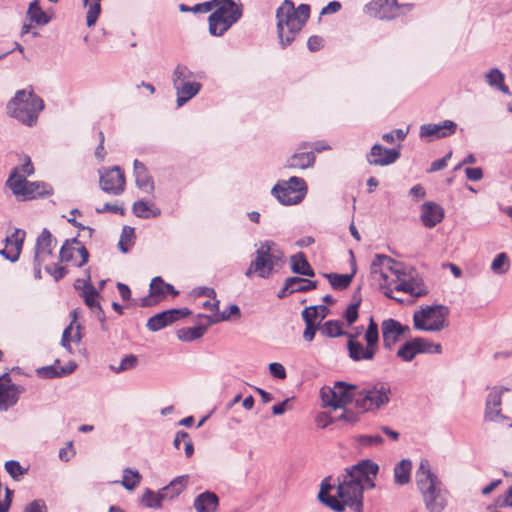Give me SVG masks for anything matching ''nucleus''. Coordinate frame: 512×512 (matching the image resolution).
<instances>
[{"instance_id": "nucleus-1", "label": "nucleus", "mask_w": 512, "mask_h": 512, "mask_svg": "<svg viewBox=\"0 0 512 512\" xmlns=\"http://www.w3.org/2000/svg\"><path fill=\"white\" fill-rule=\"evenodd\" d=\"M379 466L371 460H362L345 469L337 478V485L331 484V476L324 478L320 485L318 499L336 512L349 507L353 512L363 510V491L374 487V478Z\"/></svg>"}, {"instance_id": "nucleus-2", "label": "nucleus", "mask_w": 512, "mask_h": 512, "mask_svg": "<svg viewBox=\"0 0 512 512\" xmlns=\"http://www.w3.org/2000/svg\"><path fill=\"white\" fill-rule=\"evenodd\" d=\"M310 16V6L300 4L297 8L291 0H285L276 11L277 32L281 46L285 48L294 40Z\"/></svg>"}, {"instance_id": "nucleus-3", "label": "nucleus", "mask_w": 512, "mask_h": 512, "mask_svg": "<svg viewBox=\"0 0 512 512\" xmlns=\"http://www.w3.org/2000/svg\"><path fill=\"white\" fill-rule=\"evenodd\" d=\"M416 484L422 495L426 508L430 512H442L446 505V490L442 482L431 471L427 459L420 461L416 471Z\"/></svg>"}, {"instance_id": "nucleus-4", "label": "nucleus", "mask_w": 512, "mask_h": 512, "mask_svg": "<svg viewBox=\"0 0 512 512\" xmlns=\"http://www.w3.org/2000/svg\"><path fill=\"white\" fill-rule=\"evenodd\" d=\"M284 262V253L275 242L271 240L260 242L249 267L245 271V276L250 278L252 275H257L260 278L267 279L278 271Z\"/></svg>"}, {"instance_id": "nucleus-5", "label": "nucleus", "mask_w": 512, "mask_h": 512, "mask_svg": "<svg viewBox=\"0 0 512 512\" xmlns=\"http://www.w3.org/2000/svg\"><path fill=\"white\" fill-rule=\"evenodd\" d=\"M43 109V100L32 89L18 90L7 104L10 116L28 126L36 124L39 113Z\"/></svg>"}, {"instance_id": "nucleus-6", "label": "nucleus", "mask_w": 512, "mask_h": 512, "mask_svg": "<svg viewBox=\"0 0 512 512\" xmlns=\"http://www.w3.org/2000/svg\"><path fill=\"white\" fill-rule=\"evenodd\" d=\"M215 10L209 15V33L212 36H222L242 17V7L237 5L234 0H211V10Z\"/></svg>"}, {"instance_id": "nucleus-7", "label": "nucleus", "mask_w": 512, "mask_h": 512, "mask_svg": "<svg viewBox=\"0 0 512 512\" xmlns=\"http://www.w3.org/2000/svg\"><path fill=\"white\" fill-rule=\"evenodd\" d=\"M449 308L444 305L421 307L413 314V324L416 330L439 332L448 326Z\"/></svg>"}, {"instance_id": "nucleus-8", "label": "nucleus", "mask_w": 512, "mask_h": 512, "mask_svg": "<svg viewBox=\"0 0 512 512\" xmlns=\"http://www.w3.org/2000/svg\"><path fill=\"white\" fill-rule=\"evenodd\" d=\"M195 74L185 65L178 64L172 73V84L177 95V106L181 107L201 90V83L194 80Z\"/></svg>"}, {"instance_id": "nucleus-9", "label": "nucleus", "mask_w": 512, "mask_h": 512, "mask_svg": "<svg viewBox=\"0 0 512 512\" xmlns=\"http://www.w3.org/2000/svg\"><path fill=\"white\" fill-rule=\"evenodd\" d=\"M390 395V385L379 382L371 388L360 391L356 397L355 405L363 412L377 411L389 403Z\"/></svg>"}, {"instance_id": "nucleus-10", "label": "nucleus", "mask_w": 512, "mask_h": 512, "mask_svg": "<svg viewBox=\"0 0 512 512\" xmlns=\"http://www.w3.org/2000/svg\"><path fill=\"white\" fill-rule=\"evenodd\" d=\"M271 193L283 205H296L305 198L307 184L303 178L292 176L288 180L279 181Z\"/></svg>"}, {"instance_id": "nucleus-11", "label": "nucleus", "mask_w": 512, "mask_h": 512, "mask_svg": "<svg viewBox=\"0 0 512 512\" xmlns=\"http://www.w3.org/2000/svg\"><path fill=\"white\" fill-rule=\"evenodd\" d=\"M356 390V385L338 381L334 383L333 387H323L320 390V396L324 406L340 409L350 404L353 399L356 400L358 395Z\"/></svg>"}, {"instance_id": "nucleus-12", "label": "nucleus", "mask_w": 512, "mask_h": 512, "mask_svg": "<svg viewBox=\"0 0 512 512\" xmlns=\"http://www.w3.org/2000/svg\"><path fill=\"white\" fill-rule=\"evenodd\" d=\"M400 272L401 275H397L396 278L393 279L394 283H396V291L408 293L415 298L428 294L427 286L413 267L402 265Z\"/></svg>"}, {"instance_id": "nucleus-13", "label": "nucleus", "mask_w": 512, "mask_h": 512, "mask_svg": "<svg viewBox=\"0 0 512 512\" xmlns=\"http://www.w3.org/2000/svg\"><path fill=\"white\" fill-rule=\"evenodd\" d=\"M402 265V263L396 262L390 256L376 254L370 266V273L373 278L386 283L389 281L390 274L395 277L401 275L400 269Z\"/></svg>"}, {"instance_id": "nucleus-14", "label": "nucleus", "mask_w": 512, "mask_h": 512, "mask_svg": "<svg viewBox=\"0 0 512 512\" xmlns=\"http://www.w3.org/2000/svg\"><path fill=\"white\" fill-rule=\"evenodd\" d=\"M24 388L13 383L8 374L0 376V411H7L16 405Z\"/></svg>"}, {"instance_id": "nucleus-15", "label": "nucleus", "mask_w": 512, "mask_h": 512, "mask_svg": "<svg viewBox=\"0 0 512 512\" xmlns=\"http://www.w3.org/2000/svg\"><path fill=\"white\" fill-rule=\"evenodd\" d=\"M100 186L106 193L120 195L125 189L123 171L115 166L100 175Z\"/></svg>"}, {"instance_id": "nucleus-16", "label": "nucleus", "mask_w": 512, "mask_h": 512, "mask_svg": "<svg viewBox=\"0 0 512 512\" xmlns=\"http://www.w3.org/2000/svg\"><path fill=\"white\" fill-rule=\"evenodd\" d=\"M190 313L191 312L188 308L166 310L150 317L146 326L150 331L156 332L174 323L180 318L188 316Z\"/></svg>"}, {"instance_id": "nucleus-17", "label": "nucleus", "mask_w": 512, "mask_h": 512, "mask_svg": "<svg viewBox=\"0 0 512 512\" xmlns=\"http://www.w3.org/2000/svg\"><path fill=\"white\" fill-rule=\"evenodd\" d=\"M504 391H508V389L505 387H493L491 389L485 403L484 418L486 421L500 422L505 420L500 408Z\"/></svg>"}, {"instance_id": "nucleus-18", "label": "nucleus", "mask_w": 512, "mask_h": 512, "mask_svg": "<svg viewBox=\"0 0 512 512\" xmlns=\"http://www.w3.org/2000/svg\"><path fill=\"white\" fill-rule=\"evenodd\" d=\"M381 330L383 347L387 350H392L400 337L410 329L408 326L402 325L399 321L393 318H388L382 322Z\"/></svg>"}, {"instance_id": "nucleus-19", "label": "nucleus", "mask_w": 512, "mask_h": 512, "mask_svg": "<svg viewBox=\"0 0 512 512\" xmlns=\"http://www.w3.org/2000/svg\"><path fill=\"white\" fill-rule=\"evenodd\" d=\"M400 158L399 149H388L380 144H374L366 155V160L373 166H387L393 164Z\"/></svg>"}, {"instance_id": "nucleus-20", "label": "nucleus", "mask_w": 512, "mask_h": 512, "mask_svg": "<svg viewBox=\"0 0 512 512\" xmlns=\"http://www.w3.org/2000/svg\"><path fill=\"white\" fill-rule=\"evenodd\" d=\"M367 8L374 17L390 20L399 15L401 6L398 5L397 0H374L368 4Z\"/></svg>"}, {"instance_id": "nucleus-21", "label": "nucleus", "mask_w": 512, "mask_h": 512, "mask_svg": "<svg viewBox=\"0 0 512 512\" xmlns=\"http://www.w3.org/2000/svg\"><path fill=\"white\" fill-rule=\"evenodd\" d=\"M457 124L452 120H444L441 123H428L420 127V137L445 138L456 132Z\"/></svg>"}, {"instance_id": "nucleus-22", "label": "nucleus", "mask_w": 512, "mask_h": 512, "mask_svg": "<svg viewBox=\"0 0 512 512\" xmlns=\"http://www.w3.org/2000/svg\"><path fill=\"white\" fill-rule=\"evenodd\" d=\"M56 243L51 232L44 228L36 240L34 259L45 263L52 256Z\"/></svg>"}, {"instance_id": "nucleus-23", "label": "nucleus", "mask_w": 512, "mask_h": 512, "mask_svg": "<svg viewBox=\"0 0 512 512\" xmlns=\"http://www.w3.org/2000/svg\"><path fill=\"white\" fill-rule=\"evenodd\" d=\"M310 148V143L303 142L299 145L297 151L288 158L286 167L290 169H307L312 167L315 162V155L313 151H304Z\"/></svg>"}, {"instance_id": "nucleus-24", "label": "nucleus", "mask_w": 512, "mask_h": 512, "mask_svg": "<svg viewBox=\"0 0 512 512\" xmlns=\"http://www.w3.org/2000/svg\"><path fill=\"white\" fill-rule=\"evenodd\" d=\"M421 221L427 228H433L444 218V209L437 203L427 201L421 205Z\"/></svg>"}, {"instance_id": "nucleus-25", "label": "nucleus", "mask_w": 512, "mask_h": 512, "mask_svg": "<svg viewBox=\"0 0 512 512\" xmlns=\"http://www.w3.org/2000/svg\"><path fill=\"white\" fill-rule=\"evenodd\" d=\"M24 236V231L16 229L10 237L6 238V248L0 250V254L3 255L7 260L16 262L19 259L21 253Z\"/></svg>"}, {"instance_id": "nucleus-26", "label": "nucleus", "mask_w": 512, "mask_h": 512, "mask_svg": "<svg viewBox=\"0 0 512 512\" xmlns=\"http://www.w3.org/2000/svg\"><path fill=\"white\" fill-rule=\"evenodd\" d=\"M348 355L353 361L373 360L376 353L366 345L356 339V335L347 334Z\"/></svg>"}, {"instance_id": "nucleus-27", "label": "nucleus", "mask_w": 512, "mask_h": 512, "mask_svg": "<svg viewBox=\"0 0 512 512\" xmlns=\"http://www.w3.org/2000/svg\"><path fill=\"white\" fill-rule=\"evenodd\" d=\"M81 296L83 297L85 304L94 313H96L98 319L103 323L105 321V313L100 303L96 300L98 292L90 282V274L87 275V280L83 283V290Z\"/></svg>"}, {"instance_id": "nucleus-28", "label": "nucleus", "mask_w": 512, "mask_h": 512, "mask_svg": "<svg viewBox=\"0 0 512 512\" xmlns=\"http://www.w3.org/2000/svg\"><path fill=\"white\" fill-rule=\"evenodd\" d=\"M134 176L137 187L151 193L154 190V182L146 166L139 160H134Z\"/></svg>"}, {"instance_id": "nucleus-29", "label": "nucleus", "mask_w": 512, "mask_h": 512, "mask_svg": "<svg viewBox=\"0 0 512 512\" xmlns=\"http://www.w3.org/2000/svg\"><path fill=\"white\" fill-rule=\"evenodd\" d=\"M218 504L217 495L210 491L199 494L194 500V508L197 512H214Z\"/></svg>"}, {"instance_id": "nucleus-30", "label": "nucleus", "mask_w": 512, "mask_h": 512, "mask_svg": "<svg viewBox=\"0 0 512 512\" xmlns=\"http://www.w3.org/2000/svg\"><path fill=\"white\" fill-rule=\"evenodd\" d=\"M52 187L44 182H31L27 181L21 196L24 200L33 199L36 197H43L52 194Z\"/></svg>"}, {"instance_id": "nucleus-31", "label": "nucleus", "mask_w": 512, "mask_h": 512, "mask_svg": "<svg viewBox=\"0 0 512 512\" xmlns=\"http://www.w3.org/2000/svg\"><path fill=\"white\" fill-rule=\"evenodd\" d=\"M412 462L409 459H402L394 467V482L397 485H406L411 480Z\"/></svg>"}, {"instance_id": "nucleus-32", "label": "nucleus", "mask_w": 512, "mask_h": 512, "mask_svg": "<svg viewBox=\"0 0 512 512\" xmlns=\"http://www.w3.org/2000/svg\"><path fill=\"white\" fill-rule=\"evenodd\" d=\"M133 213L139 218H155L161 214V210L154 203L148 204L143 200H138L133 204Z\"/></svg>"}, {"instance_id": "nucleus-33", "label": "nucleus", "mask_w": 512, "mask_h": 512, "mask_svg": "<svg viewBox=\"0 0 512 512\" xmlns=\"http://www.w3.org/2000/svg\"><path fill=\"white\" fill-rule=\"evenodd\" d=\"M291 269L294 273L303 276L312 277L315 275L314 270L302 252H299L291 257Z\"/></svg>"}, {"instance_id": "nucleus-34", "label": "nucleus", "mask_w": 512, "mask_h": 512, "mask_svg": "<svg viewBox=\"0 0 512 512\" xmlns=\"http://www.w3.org/2000/svg\"><path fill=\"white\" fill-rule=\"evenodd\" d=\"M209 326L207 322L205 325L181 328L177 331V337L183 342H192L201 338Z\"/></svg>"}, {"instance_id": "nucleus-35", "label": "nucleus", "mask_w": 512, "mask_h": 512, "mask_svg": "<svg viewBox=\"0 0 512 512\" xmlns=\"http://www.w3.org/2000/svg\"><path fill=\"white\" fill-rule=\"evenodd\" d=\"M150 291L151 295L158 296L160 300L165 297L166 293H171L173 296H177L179 294L171 284L165 283L160 276L152 279Z\"/></svg>"}, {"instance_id": "nucleus-36", "label": "nucleus", "mask_w": 512, "mask_h": 512, "mask_svg": "<svg viewBox=\"0 0 512 512\" xmlns=\"http://www.w3.org/2000/svg\"><path fill=\"white\" fill-rule=\"evenodd\" d=\"M187 483L186 476H179L172 480L167 486L162 488L160 491L166 499H173L181 494Z\"/></svg>"}, {"instance_id": "nucleus-37", "label": "nucleus", "mask_w": 512, "mask_h": 512, "mask_svg": "<svg viewBox=\"0 0 512 512\" xmlns=\"http://www.w3.org/2000/svg\"><path fill=\"white\" fill-rule=\"evenodd\" d=\"M355 273L356 269L354 268L351 274L330 273L324 274V276L329 280V283L333 289L343 290L351 284Z\"/></svg>"}, {"instance_id": "nucleus-38", "label": "nucleus", "mask_w": 512, "mask_h": 512, "mask_svg": "<svg viewBox=\"0 0 512 512\" xmlns=\"http://www.w3.org/2000/svg\"><path fill=\"white\" fill-rule=\"evenodd\" d=\"M342 326V322L338 320H328L319 327V331L321 332L322 335L329 338H335L340 336L347 337V334L349 333L343 331Z\"/></svg>"}, {"instance_id": "nucleus-39", "label": "nucleus", "mask_w": 512, "mask_h": 512, "mask_svg": "<svg viewBox=\"0 0 512 512\" xmlns=\"http://www.w3.org/2000/svg\"><path fill=\"white\" fill-rule=\"evenodd\" d=\"M27 17L30 21L38 24V25H46L49 23L50 18L46 15V13L42 10L39 4V0H33L28 7Z\"/></svg>"}, {"instance_id": "nucleus-40", "label": "nucleus", "mask_w": 512, "mask_h": 512, "mask_svg": "<svg viewBox=\"0 0 512 512\" xmlns=\"http://www.w3.org/2000/svg\"><path fill=\"white\" fill-rule=\"evenodd\" d=\"M164 500L165 496L162 495L160 490L155 493L151 489L147 488L142 495L141 503L147 508L160 509Z\"/></svg>"}, {"instance_id": "nucleus-41", "label": "nucleus", "mask_w": 512, "mask_h": 512, "mask_svg": "<svg viewBox=\"0 0 512 512\" xmlns=\"http://www.w3.org/2000/svg\"><path fill=\"white\" fill-rule=\"evenodd\" d=\"M27 180L24 175L18 174V168H14L6 181V185L11 189L13 194L21 196L25 188Z\"/></svg>"}, {"instance_id": "nucleus-42", "label": "nucleus", "mask_w": 512, "mask_h": 512, "mask_svg": "<svg viewBox=\"0 0 512 512\" xmlns=\"http://www.w3.org/2000/svg\"><path fill=\"white\" fill-rule=\"evenodd\" d=\"M364 339L366 341V345L369 346V348L376 353L379 342V330L378 325L373 318H370L368 328L364 335Z\"/></svg>"}, {"instance_id": "nucleus-43", "label": "nucleus", "mask_w": 512, "mask_h": 512, "mask_svg": "<svg viewBox=\"0 0 512 512\" xmlns=\"http://www.w3.org/2000/svg\"><path fill=\"white\" fill-rule=\"evenodd\" d=\"M141 479L142 476L138 470L127 467L123 470V479L121 483L124 488L132 491L140 484Z\"/></svg>"}, {"instance_id": "nucleus-44", "label": "nucleus", "mask_w": 512, "mask_h": 512, "mask_svg": "<svg viewBox=\"0 0 512 512\" xmlns=\"http://www.w3.org/2000/svg\"><path fill=\"white\" fill-rule=\"evenodd\" d=\"M75 244H79V241L77 238H73L71 240L65 241V243L62 245V247L60 249V253H59L60 261L69 262V261L74 260L75 263L77 262Z\"/></svg>"}, {"instance_id": "nucleus-45", "label": "nucleus", "mask_w": 512, "mask_h": 512, "mask_svg": "<svg viewBox=\"0 0 512 512\" xmlns=\"http://www.w3.org/2000/svg\"><path fill=\"white\" fill-rule=\"evenodd\" d=\"M231 316L240 317V308L236 304H231L227 311L219 312L214 314L213 316H204L208 320V325L227 321Z\"/></svg>"}, {"instance_id": "nucleus-46", "label": "nucleus", "mask_w": 512, "mask_h": 512, "mask_svg": "<svg viewBox=\"0 0 512 512\" xmlns=\"http://www.w3.org/2000/svg\"><path fill=\"white\" fill-rule=\"evenodd\" d=\"M415 340V347L417 350V353H436L439 354L442 351V347L440 344H436L433 342H430L429 340L425 338H414Z\"/></svg>"}, {"instance_id": "nucleus-47", "label": "nucleus", "mask_w": 512, "mask_h": 512, "mask_svg": "<svg viewBox=\"0 0 512 512\" xmlns=\"http://www.w3.org/2000/svg\"><path fill=\"white\" fill-rule=\"evenodd\" d=\"M101 0H84V4L86 7H88L87 15H86V21L87 26L91 27L95 25L99 14L101 12V6H100Z\"/></svg>"}, {"instance_id": "nucleus-48", "label": "nucleus", "mask_w": 512, "mask_h": 512, "mask_svg": "<svg viewBox=\"0 0 512 512\" xmlns=\"http://www.w3.org/2000/svg\"><path fill=\"white\" fill-rule=\"evenodd\" d=\"M137 364L138 357L136 355L129 354L122 358L118 366L111 365L110 369L115 373H121L135 368Z\"/></svg>"}, {"instance_id": "nucleus-49", "label": "nucleus", "mask_w": 512, "mask_h": 512, "mask_svg": "<svg viewBox=\"0 0 512 512\" xmlns=\"http://www.w3.org/2000/svg\"><path fill=\"white\" fill-rule=\"evenodd\" d=\"M509 266L508 256L505 253H499L491 263V270L495 274L501 275L508 271Z\"/></svg>"}, {"instance_id": "nucleus-50", "label": "nucleus", "mask_w": 512, "mask_h": 512, "mask_svg": "<svg viewBox=\"0 0 512 512\" xmlns=\"http://www.w3.org/2000/svg\"><path fill=\"white\" fill-rule=\"evenodd\" d=\"M415 340L407 341L397 351V356L403 361L409 362L418 354L415 347Z\"/></svg>"}, {"instance_id": "nucleus-51", "label": "nucleus", "mask_w": 512, "mask_h": 512, "mask_svg": "<svg viewBox=\"0 0 512 512\" xmlns=\"http://www.w3.org/2000/svg\"><path fill=\"white\" fill-rule=\"evenodd\" d=\"M290 278L297 281L293 284V287H292L293 293L307 292V291L313 290L317 287L316 281H312L309 279L300 278V277H296V276L290 277Z\"/></svg>"}, {"instance_id": "nucleus-52", "label": "nucleus", "mask_w": 512, "mask_h": 512, "mask_svg": "<svg viewBox=\"0 0 512 512\" xmlns=\"http://www.w3.org/2000/svg\"><path fill=\"white\" fill-rule=\"evenodd\" d=\"M5 469L14 480H18L27 472V469H24L16 460L7 461L5 463Z\"/></svg>"}, {"instance_id": "nucleus-53", "label": "nucleus", "mask_w": 512, "mask_h": 512, "mask_svg": "<svg viewBox=\"0 0 512 512\" xmlns=\"http://www.w3.org/2000/svg\"><path fill=\"white\" fill-rule=\"evenodd\" d=\"M134 236V229L131 227L125 226L123 228L120 240L118 242V247L123 253L128 252V246L131 243V239Z\"/></svg>"}, {"instance_id": "nucleus-54", "label": "nucleus", "mask_w": 512, "mask_h": 512, "mask_svg": "<svg viewBox=\"0 0 512 512\" xmlns=\"http://www.w3.org/2000/svg\"><path fill=\"white\" fill-rule=\"evenodd\" d=\"M358 443L363 447L380 446L383 443V438L376 435H360L357 439Z\"/></svg>"}, {"instance_id": "nucleus-55", "label": "nucleus", "mask_w": 512, "mask_h": 512, "mask_svg": "<svg viewBox=\"0 0 512 512\" xmlns=\"http://www.w3.org/2000/svg\"><path fill=\"white\" fill-rule=\"evenodd\" d=\"M486 81L490 86L497 87L504 82V74L498 68H492L486 74Z\"/></svg>"}, {"instance_id": "nucleus-56", "label": "nucleus", "mask_w": 512, "mask_h": 512, "mask_svg": "<svg viewBox=\"0 0 512 512\" xmlns=\"http://www.w3.org/2000/svg\"><path fill=\"white\" fill-rule=\"evenodd\" d=\"M179 9L181 12L206 13L211 11V1L196 4L193 7H189L185 4H180Z\"/></svg>"}, {"instance_id": "nucleus-57", "label": "nucleus", "mask_w": 512, "mask_h": 512, "mask_svg": "<svg viewBox=\"0 0 512 512\" xmlns=\"http://www.w3.org/2000/svg\"><path fill=\"white\" fill-rule=\"evenodd\" d=\"M36 372L39 377L45 379H53L62 376L61 371L53 365L38 368Z\"/></svg>"}, {"instance_id": "nucleus-58", "label": "nucleus", "mask_w": 512, "mask_h": 512, "mask_svg": "<svg viewBox=\"0 0 512 512\" xmlns=\"http://www.w3.org/2000/svg\"><path fill=\"white\" fill-rule=\"evenodd\" d=\"M360 306V301H357L355 303L350 304L345 312H344V318L347 321L348 325L353 324L358 319V308Z\"/></svg>"}, {"instance_id": "nucleus-59", "label": "nucleus", "mask_w": 512, "mask_h": 512, "mask_svg": "<svg viewBox=\"0 0 512 512\" xmlns=\"http://www.w3.org/2000/svg\"><path fill=\"white\" fill-rule=\"evenodd\" d=\"M305 330L303 332V339L306 341V342H311L313 341L314 337H315V334H316V331L319 330V323H313V322H310L308 319H307V323H305Z\"/></svg>"}, {"instance_id": "nucleus-60", "label": "nucleus", "mask_w": 512, "mask_h": 512, "mask_svg": "<svg viewBox=\"0 0 512 512\" xmlns=\"http://www.w3.org/2000/svg\"><path fill=\"white\" fill-rule=\"evenodd\" d=\"M301 316H302V319L305 323H307V319L310 321V322H313V323H319L320 324V320L317 321L318 319V308L317 306H309V307H306L302 313H301Z\"/></svg>"}, {"instance_id": "nucleus-61", "label": "nucleus", "mask_w": 512, "mask_h": 512, "mask_svg": "<svg viewBox=\"0 0 512 512\" xmlns=\"http://www.w3.org/2000/svg\"><path fill=\"white\" fill-rule=\"evenodd\" d=\"M45 270L47 273H49L55 279V281H59L67 273L66 268L63 266H59V265H53V266L46 265Z\"/></svg>"}, {"instance_id": "nucleus-62", "label": "nucleus", "mask_w": 512, "mask_h": 512, "mask_svg": "<svg viewBox=\"0 0 512 512\" xmlns=\"http://www.w3.org/2000/svg\"><path fill=\"white\" fill-rule=\"evenodd\" d=\"M76 254L80 256V260L76 262V266L81 267L88 262L89 253L86 247L79 241V244H75Z\"/></svg>"}, {"instance_id": "nucleus-63", "label": "nucleus", "mask_w": 512, "mask_h": 512, "mask_svg": "<svg viewBox=\"0 0 512 512\" xmlns=\"http://www.w3.org/2000/svg\"><path fill=\"white\" fill-rule=\"evenodd\" d=\"M269 371L271 375L277 379H285L286 378V370L281 363L273 362L269 364Z\"/></svg>"}, {"instance_id": "nucleus-64", "label": "nucleus", "mask_w": 512, "mask_h": 512, "mask_svg": "<svg viewBox=\"0 0 512 512\" xmlns=\"http://www.w3.org/2000/svg\"><path fill=\"white\" fill-rule=\"evenodd\" d=\"M24 512H47V509L43 501L35 500L25 508Z\"/></svg>"}]
</instances>
